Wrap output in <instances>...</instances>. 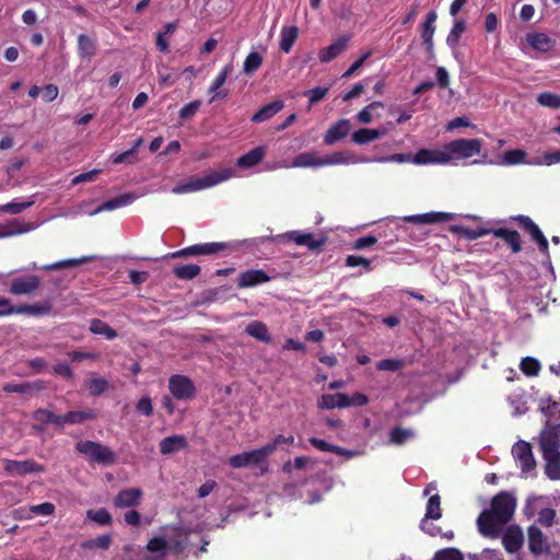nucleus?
Wrapping results in <instances>:
<instances>
[{"mask_svg": "<svg viewBox=\"0 0 560 560\" xmlns=\"http://www.w3.org/2000/svg\"><path fill=\"white\" fill-rule=\"evenodd\" d=\"M143 493L140 488H128L120 490L114 498V505L117 509L132 508L140 503Z\"/></svg>", "mask_w": 560, "mask_h": 560, "instance_id": "nucleus-18", "label": "nucleus"}, {"mask_svg": "<svg viewBox=\"0 0 560 560\" xmlns=\"http://www.w3.org/2000/svg\"><path fill=\"white\" fill-rule=\"evenodd\" d=\"M3 469L12 476H25L28 474H40L45 471V466L33 459L14 460L3 459Z\"/></svg>", "mask_w": 560, "mask_h": 560, "instance_id": "nucleus-9", "label": "nucleus"}, {"mask_svg": "<svg viewBox=\"0 0 560 560\" xmlns=\"http://www.w3.org/2000/svg\"><path fill=\"white\" fill-rule=\"evenodd\" d=\"M42 280L36 275L18 276L11 279L9 292L14 295H30L36 292Z\"/></svg>", "mask_w": 560, "mask_h": 560, "instance_id": "nucleus-7", "label": "nucleus"}, {"mask_svg": "<svg viewBox=\"0 0 560 560\" xmlns=\"http://www.w3.org/2000/svg\"><path fill=\"white\" fill-rule=\"evenodd\" d=\"M113 541L110 534H104L96 538L85 540L81 544V548L85 550H107L109 549Z\"/></svg>", "mask_w": 560, "mask_h": 560, "instance_id": "nucleus-45", "label": "nucleus"}, {"mask_svg": "<svg viewBox=\"0 0 560 560\" xmlns=\"http://www.w3.org/2000/svg\"><path fill=\"white\" fill-rule=\"evenodd\" d=\"M262 65V57L256 51H252L247 55L243 63V71L246 74L256 72Z\"/></svg>", "mask_w": 560, "mask_h": 560, "instance_id": "nucleus-52", "label": "nucleus"}, {"mask_svg": "<svg viewBox=\"0 0 560 560\" xmlns=\"http://www.w3.org/2000/svg\"><path fill=\"white\" fill-rule=\"evenodd\" d=\"M527 534L528 548L532 553L540 556L549 552L550 546L547 541V538L538 527L534 525L529 526Z\"/></svg>", "mask_w": 560, "mask_h": 560, "instance_id": "nucleus-17", "label": "nucleus"}, {"mask_svg": "<svg viewBox=\"0 0 560 560\" xmlns=\"http://www.w3.org/2000/svg\"><path fill=\"white\" fill-rule=\"evenodd\" d=\"M329 88L325 86H316L310 91L305 92V95L308 96L310 105H314L322 101L328 93Z\"/></svg>", "mask_w": 560, "mask_h": 560, "instance_id": "nucleus-64", "label": "nucleus"}, {"mask_svg": "<svg viewBox=\"0 0 560 560\" xmlns=\"http://www.w3.org/2000/svg\"><path fill=\"white\" fill-rule=\"evenodd\" d=\"M504 524L505 523L500 522L490 510H483L477 518V525L480 534L487 537L497 536Z\"/></svg>", "mask_w": 560, "mask_h": 560, "instance_id": "nucleus-12", "label": "nucleus"}, {"mask_svg": "<svg viewBox=\"0 0 560 560\" xmlns=\"http://www.w3.org/2000/svg\"><path fill=\"white\" fill-rule=\"evenodd\" d=\"M5 225L9 231H13L14 235H20L26 232H30L34 229L31 222H25L21 219H11L5 222Z\"/></svg>", "mask_w": 560, "mask_h": 560, "instance_id": "nucleus-55", "label": "nucleus"}, {"mask_svg": "<svg viewBox=\"0 0 560 560\" xmlns=\"http://www.w3.org/2000/svg\"><path fill=\"white\" fill-rule=\"evenodd\" d=\"M386 133V129H369L361 128L358 131L353 132L352 141L357 144H366L370 143Z\"/></svg>", "mask_w": 560, "mask_h": 560, "instance_id": "nucleus-38", "label": "nucleus"}, {"mask_svg": "<svg viewBox=\"0 0 560 560\" xmlns=\"http://www.w3.org/2000/svg\"><path fill=\"white\" fill-rule=\"evenodd\" d=\"M168 389L172 396L177 400H189L196 395V386L186 375H172L168 378Z\"/></svg>", "mask_w": 560, "mask_h": 560, "instance_id": "nucleus-5", "label": "nucleus"}, {"mask_svg": "<svg viewBox=\"0 0 560 560\" xmlns=\"http://www.w3.org/2000/svg\"><path fill=\"white\" fill-rule=\"evenodd\" d=\"M266 155V149L264 147H256L252 149L249 152L241 155L236 165L240 168H250L259 164Z\"/></svg>", "mask_w": 560, "mask_h": 560, "instance_id": "nucleus-30", "label": "nucleus"}, {"mask_svg": "<svg viewBox=\"0 0 560 560\" xmlns=\"http://www.w3.org/2000/svg\"><path fill=\"white\" fill-rule=\"evenodd\" d=\"M61 425L63 424H81L85 421L96 419V413L91 410H71L66 412L65 415H60Z\"/></svg>", "mask_w": 560, "mask_h": 560, "instance_id": "nucleus-31", "label": "nucleus"}, {"mask_svg": "<svg viewBox=\"0 0 560 560\" xmlns=\"http://www.w3.org/2000/svg\"><path fill=\"white\" fill-rule=\"evenodd\" d=\"M298 36L299 28L296 26H284L280 34V49L285 54L290 52Z\"/></svg>", "mask_w": 560, "mask_h": 560, "instance_id": "nucleus-41", "label": "nucleus"}, {"mask_svg": "<svg viewBox=\"0 0 560 560\" xmlns=\"http://www.w3.org/2000/svg\"><path fill=\"white\" fill-rule=\"evenodd\" d=\"M415 436L411 429H405L399 425L394 427L389 432V443L394 445H404Z\"/></svg>", "mask_w": 560, "mask_h": 560, "instance_id": "nucleus-46", "label": "nucleus"}, {"mask_svg": "<svg viewBox=\"0 0 560 560\" xmlns=\"http://www.w3.org/2000/svg\"><path fill=\"white\" fill-rule=\"evenodd\" d=\"M413 164H447L448 156L446 155L445 145L442 150L420 149L413 154Z\"/></svg>", "mask_w": 560, "mask_h": 560, "instance_id": "nucleus-14", "label": "nucleus"}, {"mask_svg": "<svg viewBox=\"0 0 560 560\" xmlns=\"http://www.w3.org/2000/svg\"><path fill=\"white\" fill-rule=\"evenodd\" d=\"M33 203H34L33 200L23 201V202H18L14 200V201H11V202L0 206V211L4 212V213H10V214H19V213L23 212L24 210L28 209Z\"/></svg>", "mask_w": 560, "mask_h": 560, "instance_id": "nucleus-56", "label": "nucleus"}, {"mask_svg": "<svg viewBox=\"0 0 560 560\" xmlns=\"http://www.w3.org/2000/svg\"><path fill=\"white\" fill-rule=\"evenodd\" d=\"M188 446L185 435L166 436L160 442V452L163 455H170Z\"/></svg>", "mask_w": 560, "mask_h": 560, "instance_id": "nucleus-26", "label": "nucleus"}, {"mask_svg": "<svg viewBox=\"0 0 560 560\" xmlns=\"http://www.w3.org/2000/svg\"><path fill=\"white\" fill-rule=\"evenodd\" d=\"M245 331L249 336H252L253 338H255L261 342H265V343L271 342V336L268 331V327L265 323H262L260 320L250 322L246 326Z\"/></svg>", "mask_w": 560, "mask_h": 560, "instance_id": "nucleus-39", "label": "nucleus"}, {"mask_svg": "<svg viewBox=\"0 0 560 560\" xmlns=\"http://www.w3.org/2000/svg\"><path fill=\"white\" fill-rule=\"evenodd\" d=\"M281 237L287 242L295 243L299 246H305L312 252L322 248L327 242L326 237L315 238L313 233L298 230L287 232Z\"/></svg>", "mask_w": 560, "mask_h": 560, "instance_id": "nucleus-10", "label": "nucleus"}, {"mask_svg": "<svg viewBox=\"0 0 560 560\" xmlns=\"http://www.w3.org/2000/svg\"><path fill=\"white\" fill-rule=\"evenodd\" d=\"M465 31H466V23H465V21L464 20H457L454 23L451 32L448 33V35L446 37L447 45L451 46V47L456 46L460 35L463 33H465Z\"/></svg>", "mask_w": 560, "mask_h": 560, "instance_id": "nucleus-54", "label": "nucleus"}, {"mask_svg": "<svg viewBox=\"0 0 560 560\" xmlns=\"http://www.w3.org/2000/svg\"><path fill=\"white\" fill-rule=\"evenodd\" d=\"M511 220L516 222L525 232H527L534 242L545 236L539 226L528 215L517 214L512 217Z\"/></svg>", "mask_w": 560, "mask_h": 560, "instance_id": "nucleus-36", "label": "nucleus"}, {"mask_svg": "<svg viewBox=\"0 0 560 560\" xmlns=\"http://www.w3.org/2000/svg\"><path fill=\"white\" fill-rule=\"evenodd\" d=\"M526 42L532 48L541 52L551 50L556 43L547 34L538 32L528 33L526 35Z\"/></svg>", "mask_w": 560, "mask_h": 560, "instance_id": "nucleus-27", "label": "nucleus"}, {"mask_svg": "<svg viewBox=\"0 0 560 560\" xmlns=\"http://www.w3.org/2000/svg\"><path fill=\"white\" fill-rule=\"evenodd\" d=\"M526 158V152L522 149H514L504 152L503 160L508 165H515L523 163Z\"/></svg>", "mask_w": 560, "mask_h": 560, "instance_id": "nucleus-59", "label": "nucleus"}, {"mask_svg": "<svg viewBox=\"0 0 560 560\" xmlns=\"http://www.w3.org/2000/svg\"><path fill=\"white\" fill-rule=\"evenodd\" d=\"M271 277L262 269H248L238 273L236 283L238 289L253 288L269 282Z\"/></svg>", "mask_w": 560, "mask_h": 560, "instance_id": "nucleus-13", "label": "nucleus"}, {"mask_svg": "<svg viewBox=\"0 0 560 560\" xmlns=\"http://www.w3.org/2000/svg\"><path fill=\"white\" fill-rule=\"evenodd\" d=\"M513 457L520 462L522 471H530L536 467L532 445L526 441H518L512 447Z\"/></svg>", "mask_w": 560, "mask_h": 560, "instance_id": "nucleus-11", "label": "nucleus"}, {"mask_svg": "<svg viewBox=\"0 0 560 560\" xmlns=\"http://www.w3.org/2000/svg\"><path fill=\"white\" fill-rule=\"evenodd\" d=\"M514 510V498L508 492L502 491L493 497L490 511L493 512L500 522H504L506 524L511 520Z\"/></svg>", "mask_w": 560, "mask_h": 560, "instance_id": "nucleus-6", "label": "nucleus"}, {"mask_svg": "<svg viewBox=\"0 0 560 560\" xmlns=\"http://www.w3.org/2000/svg\"><path fill=\"white\" fill-rule=\"evenodd\" d=\"M539 447L541 453L560 452V423L540 433Z\"/></svg>", "mask_w": 560, "mask_h": 560, "instance_id": "nucleus-15", "label": "nucleus"}, {"mask_svg": "<svg viewBox=\"0 0 560 560\" xmlns=\"http://www.w3.org/2000/svg\"><path fill=\"white\" fill-rule=\"evenodd\" d=\"M347 394L338 393V394H323L320 398L317 400V407L319 409H334L338 408H347Z\"/></svg>", "mask_w": 560, "mask_h": 560, "instance_id": "nucleus-33", "label": "nucleus"}, {"mask_svg": "<svg viewBox=\"0 0 560 560\" xmlns=\"http://www.w3.org/2000/svg\"><path fill=\"white\" fill-rule=\"evenodd\" d=\"M438 20V13L435 11H430L421 24V38L422 40L433 39V35L435 32V22Z\"/></svg>", "mask_w": 560, "mask_h": 560, "instance_id": "nucleus-49", "label": "nucleus"}, {"mask_svg": "<svg viewBox=\"0 0 560 560\" xmlns=\"http://www.w3.org/2000/svg\"><path fill=\"white\" fill-rule=\"evenodd\" d=\"M229 248V244L224 242H212V243H203V244H195L179 250H176L171 254L173 258L187 257V256H198V255H213L219 252L225 250Z\"/></svg>", "mask_w": 560, "mask_h": 560, "instance_id": "nucleus-8", "label": "nucleus"}, {"mask_svg": "<svg viewBox=\"0 0 560 560\" xmlns=\"http://www.w3.org/2000/svg\"><path fill=\"white\" fill-rule=\"evenodd\" d=\"M90 331L94 335H102L107 340H113L118 336L117 331L114 328H112L107 323L98 318H94L91 320Z\"/></svg>", "mask_w": 560, "mask_h": 560, "instance_id": "nucleus-43", "label": "nucleus"}, {"mask_svg": "<svg viewBox=\"0 0 560 560\" xmlns=\"http://www.w3.org/2000/svg\"><path fill=\"white\" fill-rule=\"evenodd\" d=\"M135 199H136V196L131 192L119 195L115 198L104 201L92 212V214H97L103 211L116 210L118 208H121V207L132 203L135 201Z\"/></svg>", "mask_w": 560, "mask_h": 560, "instance_id": "nucleus-25", "label": "nucleus"}, {"mask_svg": "<svg viewBox=\"0 0 560 560\" xmlns=\"http://www.w3.org/2000/svg\"><path fill=\"white\" fill-rule=\"evenodd\" d=\"M351 130V124L349 119H340L331 125L324 136V143L331 145L339 140L346 138Z\"/></svg>", "mask_w": 560, "mask_h": 560, "instance_id": "nucleus-21", "label": "nucleus"}, {"mask_svg": "<svg viewBox=\"0 0 560 560\" xmlns=\"http://www.w3.org/2000/svg\"><path fill=\"white\" fill-rule=\"evenodd\" d=\"M346 266L350 268L363 267L365 271H371V260L358 255H348L346 258Z\"/></svg>", "mask_w": 560, "mask_h": 560, "instance_id": "nucleus-61", "label": "nucleus"}, {"mask_svg": "<svg viewBox=\"0 0 560 560\" xmlns=\"http://www.w3.org/2000/svg\"><path fill=\"white\" fill-rule=\"evenodd\" d=\"M308 442L311 443L312 446L322 452H330L337 455H351V452L347 451L346 448L338 445L329 444L325 440L318 438H311Z\"/></svg>", "mask_w": 560, "mask_h": 560, "instance_id": "nucleus-47", "label": "nucleus"}, {"mask_svg": "<svg viewBox=\"0 0 560 560\" xmlns=\"http://www.w3.org/2000/svg\"><path fill=\"white\" fill-rule=\"evenodd\" d=\"M52 305L49 301H44L37 304H22L18 305V314H26L31 316H43L50 313Z\"/></svg>", "mask_w": 560, "mask_h": 560, "instance_id": "nucleus-40", "label": "nucleus"}, {"mask_svg": "<svg viewBox=\"0 0 560 560\" xmlns=\"http://www.w3.org/2000/svg\"><path fill=\"white\" fill-rule=\"evenodd\" d=\"M433 560H464L463 555L455 548H447L438 551Z\"/></svg>", "mask_w": 560, "mask_h": 560, "instance_id": "nucleus-63", "label": "nucleus"}, {"mask_svg": "<svg viewBox=\"0 0 560 560\" xmlns=\"http://www.w3.org/2000/svg\"><path fill=\"white\" fill-rule=\"evenodd\" d=\"M270 450L271 447L261 446L260 448L233 455L229 458V464L233 468L259 466L266 462V458L270 455Z\"/></svg>", "mask_w": 560, "mask_h": 560, "instance_id": "nucleus-4", "label": "nucleus"}, {"mask_svg": "<svg viewBox=\"0 0 560 560\" xmlns=\"http://www.w3.org/2000/svg\"><path fill=\"white\" fill-rule=\"evenodd\" d=\"M545 465V472L551 480H560V452L541 453Z\"/></svg>", "mask_w": 560, "mask_h": 560, "instance_id": "nucleus-34", "label": "nucleus"}, {"mask_svg": "<svg viewBox=\"0 0 560 560\" xmlns=\"http://www.w3.org/2000/svg\"><path fill=\"white\" fill-rule=\"evenodd\" d=\"M523 541V532L517 526H510L502 537V544L509 553L517 552L521 549Z\"/></svg>", "mask_w": 560, "mask_h": 560, "instance_id": "nucleus-23", "label": "nucleus"}, {"mask_svg": "<svg viewBox=\"0 0 560 560\" xmlns=\"http://www.w3.org/2000/svg\"><path fill=\"white\" fill-rule=\"evenodd\" d=\"M442 516L441 510V497L433 494L429 498L427 503L425 517L421 522V528L431 536H436L440 533V528L433 526L432 528H425L427 520H439Z\"/></svg>", "mask_w": 560, "mask_h": 560, "instance_id": "nucleus-16", "label": "nucleus"}, {"mask_svg": "<svg viewBox=\"0 0 560 560\" xmlns=\"http://www.w3.org/2000/svg\"><path fill=\"white\" fill-rule=\"evenodd\" d=\"M284 104L281 100L272 101L271 103L262 106L253 117V122H264L271 117H273L277 113H279L283 108Z\"/></svg>", "mask_w": 560, "mask_h": 560, "instance_id": "nucleus-37", "label": "nucleus"}, {"mask_svg": "<svg viewBox=\"0 0 560 560\" xmlns=\"http://www.w3.org/2000/svg\"><path fill=\"white\" fill-rule=\"evenodd\" d=\"M43 388H44V386H43L42 382H36V383L25 382V383H20V384L7 383L3 385V390L5 393L26 394V393H30L31 390H40Z\"/></svg>", "mask_w": 560, "mask_h": 560, "instance_id": "nucleus-48", "label": "nucleus"}, {"mask_svg": "<svg viewBox=\"0 0 560 560\" xmlns=\"http://www.w3.org/2000/svg\"><path fill=\"white\" fill-rule=\"evenodd\" d=\"M86 517L101 526H109L113 523L110 513L104 508L88 510Z\"/></svg>", "mask_w": 560, "mask_h": 560, "instance_id": "nucleus-50", "label": "nucleus"}, {"mask_svg": "<svg viewBox=\"0 0 560 560\" xmlns=\"http://www.w3.org/2000/svg\"><path fill=\"white\" fill-rule=\"evenodd\" d=\"M86 387L92 396H100L108 389L109 384L104 377H95L86 381Z\"/></svg>", "mask_w": 560, "mask_h": 560, "instance_id": "nucleus-53", "label": "nucleus"}, {"mask_svg": "<svg viewBox=\"0 0 560 560\" xmlns=\"http://www.w3.org/2000/svg\"><path fill=\"white\" fill-rule=\"evenodd\" d=\"M520 369L523 374L526 376L533 377L537 376L540 372L541 365L540 362L533 357H525L522 359Z\"/></svg>", "mask_w": 560, "mask_h": 560, "instance_id": "nucleus-51", "label": "nucleus"}, {"mask_svg": "<svg viewBox=\"0 0 560 560\" xmlns=\"http://www.w3.org/2000/svg\"><path fill=\"white\" fill-rule=\"evenodd\" d=\"M233 176L234 171L232 168L225 167L218 171H211L202 177H191L189 180L174 186L172 192L180 195L199 191L226 182Z\"/></svg>", "mask_w": 560, "mask_h": 560, "instance_id": "nucleus-1", "label": "nucleus"}, {"mask_svg": "<svg viewBox=\"0 0 560 560\" xmlns=\"http://www.w3.org/2000/svg\"><path fill=\"white\" fill-rule=\"evenodd\" d=\"M350 37L341 36L329 46L318 51V59L320 62H330L338 56H340L348 47Z\"/></svg>", "mask_w": 560, "mask_h": 560, "instance_id": "nucleus-22", "label": "nucleus"}, {"mask_svg": "<svg viewBox=\"0 0 560 560\" xmlns=\"http://www.w3.org/2000/svg\"><path fill=\"white\" fill-rule=\"evenodd\" d=\"M511 220L516 222L525 232H527L534 242L545 236L539 226L528 215L517 214L512 217Z\"/></svg>", "mask_w": 560, "mask_h": 560, "instance_id": "nucleus-35", "label": "nucleus"}, {"mask_svg": "<svg viewBox=\"0 0 560 560\" xmlns=\"http://www.w3.org/2000/svg\"><path fill=\"white\" fill-rule=\"evenodd\" d=\"M537 102L545 107L560 108V95L551 92L540 93L537 97Z\"/></svg>", "mask_w": 560, "mask_h": 560, "instance_id": "nucleus-58", "label": "nucleus"}, {"mask_svg": "<svg viewBox=\"0 0 560 560\" xmlns=\"http://www.w3.org/2000/svg\"><path fill=\"white\" fill-rule=\"evenodd\" d=\"M292 165L294 167H319L320 156L316 152H303L293 159Z\"/></svg>", "mask_w": 560, "mask_h": 560, "instance_id": "nucleus-42", "label": "nucleus"}, {"mask_svg": "<svg viewBox=\"0 0 560 560\" xmlns=\"http://www.w3.org/2000/svg\"><path fill=\"white\" fill-rule=\"evenodd\" d=\"M404 366L405 361L402 359H383L376 363L378 371L396 372L401 370Z\"/></svg>", "mask_w": 560, "mask_h": 560, "instance_id": "nucleus-57", "label": "nucleus"}, {"mask_svg": "<svg viewBox=\"0 0 560 560\" xmlns=\"http://www.w3.org/2000/svg\"><path fill=\"white\" fill-rule=\"evenodd\" d=\"M490 234H492L497 238L504 241L512 253L517 254L522 250L521 234L516 230H511L508 228H491Z\"/></svg>", "mask_w": 560, "mask_h": 560, "instance_id": "nucleus-19", "label": "nucleus"}, {"mask_svg": "<svg viewBox=\"0 0 560 560\" xmlns=\"http://www.w3.org/2000/svg\"><path fill=\"white\" fill-rule=\"evenodd\" d=\"M556 511L550 508L541 509L538 512V523L546 527H551L555 523Z\"/></svg>", "mask_w": 560, "mask_h": 560, "instance_id": "nucleus-62", "label": "nucleus"}, {"mask_svg": "<svg viewBox=\"0 0 560 560\" xmlns=\"http://www.w3.org/2000/svg\"><path fill=\"white\" fill-rule=\"evenodd\" d=\"M450 232L456 235H459L468 241H475L482 236L489 235L491 233V228H477L470 229L464 225H451Z\"/></svg>", "mask_w": 560, "mask_h": 560, "instance_id": "nucleus-32", "label": "nucleus"}, {"mask_svg": "<svg viewBox=\"0 0 560 560\" xmlns=\"http://www.w3.org/2000/svg\"><path fill=\"white\" fill-rule=\"evenodd\" d=\"M80 454L88 456L90 462L110 466L116 462V454L106 445L94 441H80L75 444Z\"/></svg>", "mask_w": 560, "mask_h": 560, "instance_id": "nucleus-2", "label": "nucleus"}, {"mask_svg": "<svg viewBox=\"0 0 560 560\" xmlns=\"http://www.w3.org/2000/svg\"><path fill=\"white\" fill-rule=\"evenodd\" d=\"M231 72H232V66L226 65L221 69V71L214 78V80L212 81V83L209 88V93H213V96L211 97L210 103L214 102L218 98L223 100V98L228 97V95H229L228 91H225V90L219 91V90L225 83V81Z\"/></svg>", "mask_w": 560, "mask_h": 560, "instance_id": "nucleus-24", "label": "nucleus"}, {"mask_svg": "<svg viewBox=\"0 0 560 560\" xmlns=\"http://www.w3.org/2000/svg\"><path fill=\"white\" fill-rule=\"evenodd\" d=\"M78 55L83 60H91L97 49V43L94 38L85 34H80L77 39Z\"/></svg>", "mask_w": 560, "mask_h": 560, "instance_id": "nucleus-29", "label": "nucleus"}, {"mask_svg": "<svg viewBox=\"0 0 560 560\" xmlns=\"http://www.w3.org/2000/svg\"><path fill=\"white\" fill-rule=\"evenodd\" d=\"M200 267L195 264L176 265L173 267V275L182 280H191L200 275Z\"/></svg>", "mask_w": 560, "mask_h": 560, "instance_id": "nucleus-44", "label": "nucleus"}, {"mask_svg": "<svg viewBox=\"0 0 560 560\" xmlns=\"http://www.w3.org/2000/svg\"><path fill=\"white\" fill-rule=\"evenodd\" d=\"M482 148L480 139H457L445 144L448 163L455 160L469 159L478 155Z\"/></svg>", "mask_w": 560, "mask_h": 560, "instance_id": "nucleus-3", "label": "nucleus"}, {"mask_svg": "<svg viewBox=\"0 0 560 560\" xmlns=\"http://www.w3.org/2000/svg\"><path fill=\"white\" fill-rule=\"evenodd\" d=\"M32 418L35 421L40 423V425L39 424H34L33 425V429L36 430V431H39V432H42L44 430L43 425H45V424L61 425L60 415H56L52 411H50L48 409H45V408L36 409L33 412Z\"/></svg>", "mask_w": 560, "mask_h": 560, "instance_id": "nucleus-28", "label": "nucleus"}, {"mask_svg": "<svg viewBox=\"0 0 560 560\" xmlns=\"http://www.w3.org/2000/svg\"><path fill=\"white\" fill-rule=\"evenodd\" d=\"M201 106V102L199 100L192 101L186 105H184L179 110V119L182 121L188 120L196 115Z\"/></svg>", "mask_w": 560, "mask_h": 560, "instance_id": "nucleus-60", "label": "nucleus"}, {"mask_svg": "<svg viewBox=\"0 0 560 560\" xmlns=\"http://www.w3.org/2000/svg\"><path fill=\"white\" fill-rule=\"evenodd\" d=\"M454 219L453 213L447 212H428L422 214H412L404 217V221L413 224H433L438 222H447Z\"/></svg>", "mask_w": 560, "mask_h": 560, "instance_id": "nucleus-20", "label": "nucleus"}]
</instances>
